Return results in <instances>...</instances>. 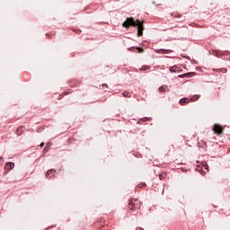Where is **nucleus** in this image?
I'll list each match as a JSON object with an SVG mask.
<instances>
[{
    "label": "nucleus",
    "mask_w": 230,
    "mask_h": 230,
    "mask_svg": "<svg viewBox=\"0 0 230 230\" xmlns=\"http://www.w3.org/2000/svg\"><path fill=\"white\" fill-rule=\"evenodd\" d=\"M124 28H129V26H133L134 28H137V37H143V22L139 20H134V18H127V20L123 23Z\"/></svg>",
    "instance_id": "nucleus-1"
},
{
    "label": "nucleus",
    "mask_w": 230,
    "mask_h": 230,
    "mask_svg": "<svg viewBox=\"0 0 230 230\" xmlns=\"http://www.w3.org/2000/svg\"><path fill=\"white\" fill-rule=\"evenodd\" d=\"M139 206V201H137V199H131L128 202V208L129 209H131V211H134V209H137Z\"/></svg>",
    "instance_id": "nucleus-2"
},
{
    "label": "nucleus",
    "mask_w": 230,
    "mask_h": 230,
    "mask_svg": "<svg viewBox=\"0 0 230 230\" xmlns=\"http://www.w3.org/2000/svg\"><path fill=\"white\" fill-rule=\"evenodd\" d=\"M212 130L217 136H222L224 134V128L219 124H215Z\"/></svg>",
    "instance_id": "nucleus-3"
},
{
    "label": "nucleus",
    "mask_w": 230,
    "mask_h": 230,
    "mask_svg": "<svg viewBox=\"0 0 230 230\" xmlns=\"http://www.w3.org/2000/svg\"><path fill=\"white\" fill-rule=\"evenodd\" d=\"M13 168H15V164L12 162L6 163L4 165V170H6L7 172H10V170H13Z\"/></svg>",
    "instance_id": "nucleus-4"
},
{
    "label": "nucleus",
    "mask_w": 230,
    "mask_h": 230,
    "mask_svg": "<svg viewBox=\"0 0 230 230\" xmlns=\"http://www.w3.org/2000/svg\"><path fill=\"white\" fill-rule=\"evenodd\" d=\"M191 76H195V72H190L183 75H180L179 78H190Z\"/></svg>",
    "instance_id": "nucleus-5"
},
{
    "label": "nucleus",
    "mask_w": 230,
    "mask_h": 230,
    "mask_svg": "<svg viewBox=\"0 0 230 230\" xmlns=\"http://www.w3.org/2000/svg\"><path fill=\"white\" fill-rule=\"evenodd\" d=\"M190 102H191V101H190V99L182 98L180 100L179 103H180V105H184V103H190Z\"/></svg>",
    "instance_id": "nucleus-6"
},
{
    "label": "nucleus",
    "mask_w": 230,
    "mask_h": 230,
    "mask_svg": "<svg viewBox=\"0 0 230 230\" xmlns=\"http://www.w3.org/2000/svg\"><path fill=\"white\" fill-rule=\"evenodd\" d=\"M169 71H170L171 73H177V72H179V67H178L177 66H171V67L169 68Z\"/></svg>",
    "instance_id": "nucleus-7"
},
{
    "label": "nucleus",
    "mask_w": 230,
    "mask_h": 230,
    "mask_svg": "<svg viewBox=\"0 0 230 230\" xmlns=\"http://www.w3.org/2000/svg\"><path fill=\"white\" fill-rule=\"evenodd\" d=\"M53 173H55V170L49 169V170L46 172L45 177L48 179V177H51V175H52Z\"/></svg>",
    "instance_id": "nucleus-8"
},
{
    "label": "nucleus",
    "mask_w": 230,
    "mask_h": 230,
    "mask_svg": "<svg viewBox=\"0 0 230 230\" xmlns=\"http://www.w3.org/2000/svg\"><path fill=\"white\" fill-rule=\"evenodd\" d=\"M166 89H168V85H163L159 87L158 91L159 93H165Z\"/></svg>",
    "instance_id": "nucleus-9"
},
{
    "label": "nucleus",
    "mask_w": 230,
    "mask_h": 230,
    "mask_svg": "<svg viewBox=\"0 0 230 230\" xmlns=\"http://www.w3.org/2000/svg\"><path fill=\"white\" fill-rule=\"evenodd\" d=\"M23 132H24V130L21 127L16 129L17 136H22Z\"/></svg>",
    "instance_id": "nucleus-10"
},
{
    "label": "nucleus",
    "mask_w": 230,
    "mask_h": 230,
    "mask_svg": "<svg viewBox=\"0 0 230 230\" xmlns=\"http://www.w3.org/2000/svg\"><path fill=\"white\" fill-rule=\"evenodd\" d=\"M199 98H200V95H199V94L193 95V96L190 99V102H197V100H199Z\"/></svg>",
    "instance_id": "nucleus-11"
},
{
    "label": "nucleus",
    "mask_w": 230,
    "mask_h": 230,
    "mask_svg": "<svg viewBox=\"0 0 230 230\" xmlns=\"http://www.w3.org/2000/svg\"><path fill=\"white\" fill-rule=\"evenodd\" d=\"M159 179L160 181H164V179H166V172L159 174Z\"/></svg>",
    "instance_id": "nucleus-12"
},
{
    "label": "nucleus",
    "mask_w": 230,
    "mask_h": 230,
    "mask_svg": "<svg viewBox=\"0 0 230 230\" xmlns=\"http://www.w3.org/2000/svg\"><path fill=\"white\" fill-rule=\"evenodd\" d=\"M122 94L125 98H130V93L128 92H124Z\"/></svg>",
    "instance_id": "nucleus-13"
},
{
    "label": "nucleus",
    "mask_w": 230,
    "mask_h": 230,
    "mask_svg": "<svg viewBox=\"0 0 230 230\" xmlns=\"http://www.w3.org/2000/svg\"><path fill=\"white\" fill-rule=\"evenodd\" d=\"M140 69H141V71H146V69H150V67L147 66H144Z\"/></svg>",
    "instance_id": "nucleus-14"
},
{
    "label": "nucleus",
    "mask_w": 230,
    "mask_h": 230,
    "mask_svg": "<svg viewBox=\"0 0 230 230\" xmlns=\"http://www.w3.org/2000/svg\"><path fill=\"white\" fill-rule=\"evenodd\" d=\"M49 150V147L48 146L44 147L43 154H48Z\"/></svg>",
    "instance_id": "nucleus-15"
},
{
    "label": "nucleus",
    "mask_w": 230,
    "mask_h": 230,
    "mask_svg": "<svg viewBox=\"0 0 230 230\" xmlns=\"http://www.w3.org/2000/svg\"><path fill=\"white\" fill-rule=\"evenodd\" d=\"M160 51H163V53H172L170 49H161Z\"/></svg>",
    "instance_id": "nucleus-16"
},
{
    "label": "nucleus",
    "mask_w": 230,
    "mask_h": 230,
    "mask_svg": "<svg viewBox=\"0 0 230 230\" xmlns=\"http://www.w3.org/2000/svg\"><path fill=\"white\" fill-rule=\"evenodd\" d=\"M217 71H221L222 73H227V69L226 68H220V69H217Z\"/></svg>",
    "instance_id": "nucleus-17"
},
{
    "label": "nucleus",
    "mask_w": 230,
    "mask_h": 230,
    "mask_svg": "<svg viewBox=\"0 0 230 230\" xmlns=\"http://www.w3.org/2000/svg\"><path fill=\"white\" fill-rule=\"evenodd\" d=\"M137 49L138 50V53H143V49H141V48H137Z\"/></svg>",
    "instance_id": "nucleus-18"
},
{
    "label": "nucleus",
    "mask_w": 230,
    "mask_h": 230,
    "mask_svg": "<svg viewBox=\"0 0 230 230\" xmlns=\"http://www.w3.org/2000/svg\"><path fill=\"white\" fill-rule=\"evenodd\" d=\"M40 148H43L44 147V142H42L40 145Z\"/></svg>",
    "instance_id": "nucleus-19"
},
{
    "label": "nucleus",
    "mask_w": 230,
    "mask_h": 230,
    "mask_svg": "<svg viewBox=\"0 0 230 230\" xmlns=\"http://www.w3.org/2000/svg\"><path fill=\"white\" fill-rule=\"evenodd\" d=\"M102 87H107V84H102Z\"/></svg>",
    "instance_id": "nucleus-20"
},
{
    "label": "nucleus",
    "mask_w": 230,
    "mask_h": 230,
    "mask_svg": "<svg viewBox=\"0 0 230 230\" xmlns=\"http://www.w3.org/2000/svg\"><path fill=\"white\" fill-rule=\"evenodd\" d=\"M77 33H82V31H77Z\"/></svg>",
    "instance_id": "nucleus-21"
},
{
    "label": "nucleus",
    "mask_w": 230,
    "mask_h": 230,
    "mask_svg": "<svg viewBox=\"0 0 230 230\" xmlns=\"http://www.w3.org/2000/svg\"><path fill=\"white\" fill-rule=\"evenodd\" d=\"M142 186H146V184L144 183V184H142Z\"/></svg>",
    "instance_id": "nucleus-22"
},
{
    "label": "nucleus",
    "mask_w": 230,
    "mask_h": 230,
    "mask_svg": "<svg viewBox=\"0 0 230 230\" xmlns=\"http://www.w3.org/2000/svg\"><path fill=\"white\" fill-rule=\"evenodd\" d=\"M1 159H3V158L0 157V161H1Z\"/></svg>",
    "instance_id": "nucleus-23"
}]
</instances>
